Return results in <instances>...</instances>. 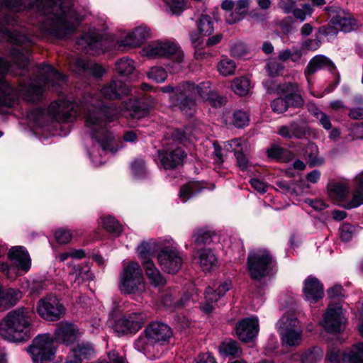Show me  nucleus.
<instances>
[{
  "mask_svg": "<svg viewBox=\"0 0 363 363\" xmlns=\"http://www.w3.org/2000/svg\"><path fill=\"white\" fill-rule=\"evenodd\" d=\"M116 70L122 76L134 74L135 67L134 62L128 57H122L116 62Z\"/></svg>",
  "mask_w": 363,
  "mask_h": 363,
  "instance_id": "79ce46f5",
  "label": "nucleus"
},
{
  "mask_svg": "<svg viewBox=\"0 0 363 363\" xmlns=\"http://www.w3.org/2000/svg\"><path fill=\"white\" fill-rule=\"evenodd\" d=\"M35 9L45 16L41 24L42 31L55 38H64L72 35L78 25L79 20L72 8L64 0H0V36L15 45H30L32 40L18 32H11L5 24L16 21L9 13H19Z\"/></svg>",
  "mask_w": 363,
  "mask_h": 363,
  "instance_id": "f03ea898",
  "label": "nucleus"
},
{
  "mask_svg": "<svg viewBox=\"0 0 363 363\" xmlns=\"http://www.w3.org/2000/svg\"><path fill=\"white\" fill-rule=\"evenodd\" d=\"M70 281L79 286L82 283L91 280L93 275L88 267H82L80 265L74 266L69 274Z\"/></svg>",
  "mask_w": 363,
  "mask_h": 363,
  "instance_id": "e433bc0d",
  "label": "nucleus"
},
{
  "mask_svg": "<svg viewBox=\"0 0 363 363\" xmlns=\"http://www.w3.org/2000/svg\"><path fill=\"white\" fill-rule=\"evenodd\" d=\"M303 294L307 301L316 303L323 297V286L315 277H308L304 281Z\"/></svg>",
  "mask_w": 363,
  "mask_h": 363,
  "instance_id": "cd10ccee",
  "label": "nucleus"
},
{
  "mask_svg": "<svg viewBox=\"0 0 363 363\" xmlns=\"http://www.w3.org/2000/svg\"><path fill=\"white\" fill-rule=\"evenodd\" d=\"M271 106L274 113H281L287 110L289 106V101H287L286 97H279L272 102Z\"/></svg>",
  "mask_w": 363,
  "mask_h": 363,
  "instance_id": "052dcab7",
  "label": "nucleus"
},
{
  "mask_svg": "<svg viewBox=\"0 0 363 363\" xmlns=\"http://www.w3.org/2000/svg\"><path fill=\"white\" fill-rule=\"evenodd\" d=\"M315 118L318 121L319 123L324 129L327 130L331 129L332 123L329 116L323 112H318L315 113Z\"/></svg>",
  "mask_w": 363,
  "mask_h": 363,
  "instance_id": "69168bd1",
  "label": "nucleus"
},
{
  "mask_svg": "<svg viewBox=\"0 0 363 363\" xmlns=\"http://www.w3.org/2000/svg\"><path fill=\"white\" fill-rule=\"evenodd\" d=\"M8 257L13 265L18 269L27 272L31 266V259L28 251L22 246H15L11 248Z\"/></svg>",
  "mask_w": 363,
  "mask_h": 363,
  "instance_id": "a878e982",
  "label": "nucleus"
},
{
  "mask_svg": "<svg viewBox=\"0 0 363 363\" xmlns=\"http://www.w3.org/2000/svg\"><path fill=\"white\" fill-rule=\"evenodd\" d=\"M324 69L329 70L330 72H333L335 69L334 63L325 55H316L309 61L304 71L308 86H310L311 84L310 77L318 70Z\"/></svg>",
  "mask_w": 363,
  "mask_h": 363,
  "instance_id": "b1692460",
  "label": "nucleus"
},
{
  "mask_svg": "<svg viewBox=\"0 0 363 363\" xmlns=\"http://www.w3.org/2000/svg\"><path fill=\"white\" fill-rule=\"evenodd\" d=\"M138 253L139 257L142 259H148L150 254L152 253V247L148 242H143L138 247Z\"/></svg>",
  "mask_w": 363,
  "mask_h": 363,
  "instance_id": "338daca9",
  "label": "nucleus"
},
{
  "mask_svg": "<svg viewBox=\"0 0 363 363\" xmlns=\"http://www.w3.org/2000/svg\"><path fill=\"white\" fill-rule=\"evenodd\" d=\"M144 269L151 285L157 287L165 284L164 279L152 261L146 260L144 263Z\"/></svg>",
  "mask_w": 363,
  "mask_h": 363,
  "instance_id": "c9c22d12",
  "label": "nucleus"
},
{
  "mask_svg": "<svg viewBox=\"0 0 363 363\" xmlns=\"http://www.w3.org/2000/svg\"><path fill=\"white\" fill-rule=\"evenodd\" d=\"M101 94L107 99H117L130 92L129 86L120 80H112L101 89Z\"/></svg>",
  "mask_w": 363,
  "mask_h": 363,
  "instance_id": "7c9ffc66",
  "label": "nucleus"
},
{
  "mask_svg": "<svg viewBox=\"0 0 363 363\" xmlns=\"http://www.w3.org/2000/svg\"><path fill=\"white\" fill-rule=\"evenodd\" d=\"M34 363H44L54 358V341L49 334L38 335L28 348Z\"/></svg>",
  "mask_w": 363,
  "mask_h": 363,
  "instance_id": "9d476101",
  "label": "nucleus"
},
{
  "mask_svg": "<svg viewBox=\"0 0 363 363\" xmlns=\"http://www.w3.org/2000/svg\"><path fill=\"white\" fill-rule=\"evenodd\" d=\"M217 68L220 74L226 77L234 74L236 65L233 60L223 57L218 63Z\"/></svg>",
  "mask_w": 363,
  "mask_h": 363,
  "instance_id": "09e8293b",
  "label": "nucleus"
},
{
  "mask_svg": "<svg viewBox=\"0 0 363 363\" xmlns=\"http://www.w3.org/2000/svg\"><path fill=\"white\" fill-rule=\"evenodd\" d=\"M248 114L242 111H237L233 114V124L238 128H242L249 123Z\"/></svg>",
  "mask_w": 363,
  "mask_h": 363,
  "instance_id": "680f3d73",
  "label": "nucleus"
},
{
  "mask_svg": "<svg viewBox=\"0 0 363 363\" xmlns=\"http://www.w3.org/2000/svg\"><path fill=\"white\" fill-rule=\"evenodd\" d=\"M356 233V228L349 223H344L340 228V238L342 241L350 240Z\"/></svg>",
  "mask_w": 363,
  "mask_h": 363,
  "instance_id": "13d9d810",
  "label": "nucleus"
},
{
  "mask_svg": "<svg viewBox=\"0 0 363 363\" xmlns=\"http://www.w3.org/2000/svg\"><path fill=\"white\" fill-rule=\"evenodd\" d=\"M66 81V77L49 65L39 67V76L30 79L27 84H21L19 91L28 101H36L41 99L43 91L50 86L56 89Z\"/></svg>",
  "mask_w": 363,
  "mask_h": 363,
  "instance_id": "39448f33",
  "label": "nucleus"
},
{
  "mask_svg": "<svg viewBox=\"0 0 363 363\" xmlns=\"http://www.w3.org/2000/svg\"><path fill=\"white\" fill-rule=\"evenodd\" d=\"M147 77L150 79L157 83H162L165 81L167 77V72L160 67H153L147 72Z\"/></svg>",
  "mask_w": 363,
  "mask_h": 363,
  "instance_id": "5fc2aeb1",
  "label": "nucleus"
},
{
  "mask_svg": "<svg viewBox=\"0 0 363 363\" xmlns=\"http://www.w3.org/2000/svg\"><path fill=\"white\" fill-rule=\"evenodd\" d=\"M346 322L342 306L339 304H331L327 308L322 325L323 328L331 333H340Z\"/></svg>",
  "mask_w": 363,
  "mask_h": 363,
  "instance_id": "f3484780",
  "label": "nucleus"
},
{
  "mask_svg": "<svg viewBox=\"0 0 363 363\" xmlns=\"http://www.w3.org/2000/svg\"><path fill=\"white\" fill-rule=\"evenodd\" d=\"M198 29L203 35H211L214 30L212 18L208 15H201L198 21Z\"/></svg>",
  "mask_w": 363,
  "mask_h": 363,
  "instance_id": "3c124183",
  "label": "nucleus"
},
{
  "mask_svg": "<svg viewBox=\"0 0 363 363\" xmlns=\"http://www.w3.org/2000/svg\"><path fill=\"white\" fill-rule=\"evenodd\" d=\"M55 238L58 243L67 244L71 240L72 234L68 229L59 228L55 233Z\"/></svg>",
  "mask_w": 363,
  "mask_h": 363,
  "instance_id": "e2e57ef3",
  "label": "nucleus"
},
{
  "mask_svg": "<svg viewBox=\"0 0 363 363\" xmlns=\"http://www.w3.org/2000/svg\"><path fill=\"white\" fill-rule=\"evenodd\" d=\"M204 294L205 303L202 305L201 309L205 313H209L214 309V303H216L221 296L211 286H208L206 289Z\"/></svg>",
  "mask_w": 363,
  "mask_h": 363,
  "instance_id": "a19ab883",
  "label": "nucleus"
},
{
  "mask_svg": "<svg viewBox=\"0 0 363 363\" xmlns=\"http://www.w3.org/2000/svg\"><path fill=\"white\" fill-rule=\"evenodd\" d=\"M345 363H363V342L354 345L349 352L344 353Z\"/></svg>",
  "mask_w": 363,
  "mask_h": 363,
  "instance_id": "ea45409f",
  "label": "nucleus"
},
{
  "mask_svg": "<svg viewBox=\"0 0 363 363\" xmlns=\"http://www.w3.org/2000/svg\"><path fill=\"white\" fill-rule=\"evenodd\" d=\"M267 155L269 158L274 160H278L283 162H285L286 160L284 158L285 156H289L290 159L293 157L292 154L281 147L277 145H272L267 151Z\"/></svg>",
  "mask_w": 363,
  "mask_h": 363,
  "instance_id": "603ef678",
  "label": "nucleus"
},
{
  "mask_svg": "<svg viewBox=\"0 0 363 363\" xmlns=\"http://www.w3.org/2000/svg\"><path fill=\"white\" fill-rule=\"evenodd\" d=\"M323 357V351L318 347L305 351L301 355L302 363H316Z\"/></svg>",
  "mask_w": 363,
  "mask_h": 363,
  "instance_id": "a18cd8bd",
  "label": "nucleus"
},
{
  "mask_svg": "<svg viewBox=\"0 0 363 363\" xmlns=\"http://www.w3.org/2000/svg\"><path fill=\"white\" fill-rule=\"evenodd\" d=\"M79 336V330L69 323H60L55 330L56 340L65 345L72 344Z\"/></svg>",
  "mask_w": 363,
  "mask_h": 363,
  "instance_id": "c85d7f7f",
  "label": "nucleus"
},
{
  "mask_svg": "<svg viewBox=\"0 0 363 363\" xmlns=\"http://www.w3.org/2000/svg\"><path fill=\"white\" fill-rule=\"evenodd\" d=\"M279 89L286 94L289 106L299 107L303 104L301 96L298 93V85L296 84L285 83L279 86Z\"/></svg>",
  "mask_w": 363,
  "mask_h": 363,
  "instance_id": "72a5a7b5",
  "label": "nucleus"
},
{
  "mask_svg": "<svg viewBox=\"0 0 363 363\" xmlns=\"http://www.w3.org/2000/svg\"><path fill=\"white\" fill-rule=\"evenodd\" d=\"M249 6L248 0H238L235 4V12L230 14V16H235V18H226V21L229 24H233L239 21L242 18V15L246 13Z\"/></svg>",
  "mask_w": 363,
  "mask_h": 363,
  "instance_id": "49530a36",
  "label": "nucleus"
},
{
  "mask_svg": "<svg viewBox=\"0 0 363 363\" xmlns=\"http://www.w3.org/2000/svg\"><path fill=\"white\" fill-rule=\"evenodd\" d=\"M36 311L47 321H57L64 316L66 310L57 297L48 296L39 300Z\"/></svg>",
  "mask_w": 363,
  "mask_h": 363,
  "instance_id": "ddd939ff",
  "label": "nucleus"
},
{
  "mask_svg": "<svg viewBox=\"0 0 363 363\" xmlns=\"http://www.w3.org/2000/svg\"><path fill=\"white\" fill-rule=\"evenodd\" d=\"M284 67L277 61H271L267 63V69L269 75L277 76L284 69Z\"/></svg>",
  "mask_w": 363,
  "mask_h": 363,
  "instance_id": "774afa93",
  "label": "nucleus"
},
{
  "mask_svg": "<svg viewBox=\"0 0 363 363\" xmlns=\"http://www.w3.org/2000/svg\"><path fill=\"white\" fill-rule=\"evenodd\" d=\"M151 31L145 26L136 27L133 31L126 33L125 35L117 41L120 48H132L140 46L150 38Z\"/></svg>",
  "mask_w": 363,
  "mask_h": 363,
  "instance_id": "6ab92c4d",
  "label": "nucleus"
},
{
  "mask_svg": "<svg viewBox=\"0 0 363 363\" xmlns=\"http://www.w3.org/2000/svg\"><path fill=\"white\" fill-rule=\"evenodd\" d=\"M79 114L84 116L86 130L92 140L89 157L96 165H101L104 162L102 157L108 151L115 152L118 150L115 147V137L107 127L109 123L118 119L119 112L105 106L97 94L85 95L79 104L60 99L50 104L47 113L43 108H37L28 117L43 125L48 120L47 116L58 122H67Z\"/></svg>",
  "mask_w": 363,
  "mask_h": 363,
  "instance_id": "f257e3e1",
  "label": "nucleus"
},
{
  "mask_svg": "<svg viewBox=\"0 0 363 363\" xmlns=\"http://www.w3.org/2000/svg\"><path fill=\"white\" fill-rule=\"evenodd\" d=\"M220 353L223 356H237L240 353L238 343L232 340L223 342L219 346Z\"/></svg>",
  "mask_w": 363,
  "mask_h": 363,
  "instance_id": "c03bdc74",
  "label": "nucleus"
},
{
  "mask_svg": "<svg viewBox=\"0 0 363 363\" xmlns=\"http://www.w3.org/2000/svg\"><path fill=\"white\" fill-rule=\"evenodd\" d=\"M131 170L135 177H139L145 172V164L143 159H136L130 164Z\"/></svg>",
  "mask_w": 363,
  "mask_h": 363,
  "instance_id": "0e129e2a",
  "label": "nucleus"
},
{
  "mask_svg": "<svg viewBox=\"0 0 363 363\" xmlns=\"http://www.w3.org/2000/svg\"><path fill=\"white\" fill-rule=\"evenodd\" d=\"M102 223L104 228L109 232L119 234L123 230L121 225L112 216L104 217Z\"/></svg>",
  "mask_w": 363,
  "mask_h": 363,
  "instance_id": "6e6d98bb",
  "label": "nucleus"
},
{
  "mask_svg": "<svg viewBox=\"0 0 363 363\" xmlns=\"http://www.w3.org/2000/svg\"><path fill=\"white\" fill-rule=\"evenodd\" d=\"M144 330L145 333H147L149 337L154 340L160 347L167 344L173 335L171 328L160 321L150 323Z\"/></svg>",
  "mask_w": 363,
  "mask_h": 363,
  "instance_id": "aec40b11",
  "label": "nucleus"
},
{
  "mask_svg": "<svg viewBox=\"0 0 363 363\" xmlns=\"http://www.w3.org/2000/svg\"><path fill=\"white\" fill-rule=\"evenodd\" d=\"M213 235L214 233L208 230L199 228L194 230L193 238L197 245H206L212 242Z\"/></svg>",
  "mask_w": 363,
  "mask_h": 363,
  "instance_id": "8fccbe9b",
  "label": "nucleus"
},
{
  "mask_svg": "<svg viewBox=\"0 0 363 363\" xmlns=\"http://www.w3.org/2000/svg\"><path fill=\"white\" fill-rule=\"evenodd\" d=\"M303 156L311 168L322 166L325 162V158L320 155L318 145L313 142H309L305 147Z\"/></svg>",
  "mask_w": 363,
  "mask_h": 363,
  "instance_id": "473e14b6",
  "label": "nucleus"
},
{
  "mask_svg": "<svg viewBox=\"0 0 363 363\" xmlns=\"http://www.w3.org/2000/svg\"><path fill=\"white\" fill-rule=\"evenodd\" d=\"M152 104L144 99H130L123 102L121 111L124 112L125 117L140 119L148 113Z\"/></svg>",
  "mask_w": 363,
  "mask_h": 363,
  "instance_id": "412c9836",
  "label": "nucleus"
},
{
  "mask_svg": "<svg viewBox=\"0 0 363 363\" xmlns=\"http://www.w3.org/2000/svg\"><path fill=\"white\" fill-rule=\"evenodd\" d=\"M185 157L184 151L178 147L159 152L160 163L165 169H172L181 165Z\"/></svg>",
  "mask_w": 363,
  "mask_h": 363,
  "instance_id": "4be33fe9",
  "label": "nucleus"
},
{
  "mask_svg": "<svg viewBox=\"0 0 363 363\" xmlns=\"http://www.w3.org/2000/svg\"><path fill=\"white\" fill-rule=\"evenodd\" d=\"M72 68L74 72L79 74L86 72L96 77H101L105 72L101 66L82 58L74 59L72 62Z\"/></svg>",
  "mask_w": 363,
  "mask_h": 363,
  "instance_id": "c756f323",
  "label": "nucleus"
},
{
  "mask_svg": "<svg viewBox=\"0 0 363 363\" xmlns=\"http://www.w3.org/2000/svg\"><path fill=\"white\" fill-rule=\"evenodd\" d=\"M32 311L21 307L9 311L0 322V335L10 342H21L30 337Z\"/></svg>",
  "mask_w": 363,
  "mask_h": 363,
  "instance_id": "20e7f679",
  "label": "nucleus"
},
{
  "mask_svg": "<svg viewBox=\"0 0 363 363\" xmlns=\"http://www.w3.org/2000/svg\"><path fill=\"white\" fill-rule=\"evenodd\" d=\"M173 14L179 15L185 9L186 0H164Z\"/></svg>",
  "mask_w": 363,
  "mask_h": 363,
  "instance_id": "bf43d9fd",
  "label": "nucleus"
},
{
  "mask_svg": "<svg viewBox=\"0 0 363 363\" xmlns=\"http://www.w3.org/2000/svg\"><path fill=\"white\" fill-rule=\"evenodd\" d=\"M30 51L27 48L21 50L13 48L11 52L13 64L0 57V108L12 107L17 101V91L4 79L9 72H14L13 66L21 70L19 74H23L29 62Z\"/></svg>",
  "mask_w": 363,
  "mask_h": 363,
  "instance_id": "7ed1b4c3",
  "label": "nucleus"
},
{
  "mask_svg": "<svg viewBox=\"0 0 363 363\" xmlns=\"http://www.w3.org/2000/svg\"><path fill=\"white\" fill-rule=\"evenodd\" d=\"M277 326L284 345L292 347L301 343L303 331L296 318L283 316Z\"/></svg>",
  "mask_w": 363,
  "mask_h": 363,
  "instance_id": "f8f14e48",
  "label": "nucleus"
},
{
  "mask_svg": "<svg viewBox=\"0 0 363 363\" xmlns=\"http://www.w3.org/2000/svg\"><path fill=\"white\" fill-rule=\"evenodd\" d=\"M179 106L182 111L186 114L191 115V111L196 106V100L198 96L204 101H208L213 92L210 88L209 82H203L199 86L192 83L186 82L178 89Z\"/></svg>",
  "mask_w": 363,
  "mask_h": 363,
  "instance_id": "0eeeda50",
  "label": "nucleus"
},
{
  "mask_svg": "<svg viewBox=\"0 0 363 363\" xmlns=\"http://www.w3.org/2000/svg\"><path fill=\"white\" fill-rule=\"evenodd\" d=\"M233 91L240 96H245L250 89V80L245 77L235 78L231 84Z\"/></svg>",
  "mask_w": 363,
  "mask_h": 363,
  "instance_id": "37998d69",
  "label": "nucleus"
},
{
  "mask_svg": "<svg viewBox=\"0 0 363 363\" xmlns=\"http://www.w3.org/2000/svg\"><path fill=\"white\" fill-rule=\"evenodd\" d=\"M277 133L286 139H303L313 135L314 130L300 121H294L279 128Z\"/></svg>",
  "mask_w": 363,
  "mask_h": 363,
  "instance_id": "a211bd4d",
  "label": "nucleus"
},
{
  "mask_svg": "<svg viewBox=\"0 0 363 363\" xmlns=\"http://www.w3.org/2000/svg\"><path fill=\"white\" fill-rule=\"evenodd\" d=\"M134 347L147 358L152 359L160 356V346L143 330L134 342Z\"/></svg>",
  "mask_w": 363,
  "mask_h": 363,
  "instance_id": "5701e85b",
  "label": "nucleus"
},
{
  "mask_svg": "<svg viewBox=\"0 0 363 363\" xmlns=\"http://www.w3.org/2000/svg\"><path fill=\"white\" fill-rule=\"evenodd\" d=\"M195 259L203 272H211L217 267L218 259L210 249L199 251Z\"/></svg>",
  "mask_w": 363,
  "mask_h": 363,
  "instance_id": "2f4dec72",
  "label": "nucleus"
},
{
  "mask_svg": "<svg viewBox=\"0 0 363 363\" xmlns=\"http://www.w3.org/2000/svg\"><path fill=\"white\" fill-rule=\"evenodd\" d=\"M119 289L124 294L140 296L145 291L143 272L138 263L130 261L123 264L120 277Z\"/></svg>",
  "mask_w": 363,
  "mask_h": 363,
  "instance_id": "423d86ee",
  "label": "nucleus"
},
{
  "mask_svg": "<svg viewBox=\"0 0 363 363\" xmlns=\"http://www.w3.org/2000/svg\"><path fill=\"white\" fill-rule=\"evenodd\" d=\"M259 323L256 318H247L240 320L236 326V333L241 341L248 342L258 333Z\"/></svg>",
  "mask_w": 363,
  "mask_h": 363,
  "instance_id": "393cba45",
  "label": "nucleus"
},
{
  "mask_svg": "<svg viewBox=\"0 0 363 363\" xmlns=\"http://www.w3.org/2000/svg\"><path fill=\"white\" fill-rule=\"evenodd\" d=\"M158 262L162 270L169 274L177 273L182 267L183 259L174 247H164L157 255Z\"/></svg>",
  "mask_w": 363,
  "mask_h": 363,
  "instance_id": "dca6fc26",
  "label": "nucleus"
},
{
  "mask_svg": "<svg viewBox=\"0 0 363 363\" xmlns=\"http://www.w3.org/2000/svg\"><path fill=\"white\" fill-rule=\"evenodd\" d=\"M22 294L19 290L9 289L3 291L1 287L0 292V306L4 307H11L17 303L21 298Z\"/></svg>",
  "mask_w": 363,
  "mask_h": 363,
  "instance_id": "4c0bfd02",
  "label": "nucleus"
},
{
  "mask_svg": "<svg viewBox=\"0 0 363 363\" xmlns=\"http://www.w3.org/2000/svg\"><path fill=\"white\" fill-rule=\"evenodd\" d=\"M330 12L331 20L321 29L326 36L334 38L339 31L347 33L353 29L354 20L350 13L339 8H332Z\"/></svg>",
  "mask_w": 363,
  "mask_h": 363,
  "instance_id": "9b49d317",
  "label": "nucleus"
},
{
  "mask_svg": "<svg viewBox=\"0 0 363 363\" xmlns=\"http://www.w3.org/2000/svg\"><path fill=\"white\" fill-rule=\"evenodd\" d=\"M301 56V52L297 49H286L279 52L278 58L283 62L291 60L294 62H297L300 60Z\"/></svg>",
  "mask_w": 363,
  "mask_h": 363,
  "instance_id": "864d4df0",
  "label": "nucleus"
},
{
  "mask_svg": "<svg viewBox=\"0 0 363 363\" xmlns=\"http://www.w3.org/2000/svg\"><path fill=\"white\" fill-rule=\"evenodd\" d=\"M93 345L89 342H82L74 347L68 354L65 363H82L94 356Z\"/></svg>",
  "mask_w": 363,
  "mask_h": 363,
  "instance_id": "bb28decb",
  "label": "nucleus"
},
{
  "mask_svg": "<svg viewBox=\"0 0 363 363\" xmlns=\"http://www.w3.org/2000/svg\"><path fill=\"white\" fill-rule=\"evenodd\" d=\"M356 189L352 198L345 205L346 208H354L363 203V172L356 175L354 178Z\"/></svg>",
  "mask_w": 363,
  "mask_h": 363,
  "instance_id": "f704fd0d",
  "label": "nucleus"
},
{
  "mask_svg": "<svg viewBox=\"0 0 363 363\" xmlns=\"http://www.w3.org/2000/svg\"><path fill=\"white\" fill-rule=\"evenodd\" d=\"M203 188V186L199 182H189L181 188L179 198L183 202H186L191 197L200 192Z\"/></svg>",
  "mask_w": 363,
  "mask_h": 363,
  "instance_id": "58836bf2",
  "label": "nucleus"
},
{
  "mask_svg": "<svg viewBox=\"0 0 363 363\" xmlns=\"http://www.w3.org/2000/svg\"><path fill=\"white\" fill-rule=\"evenodd\" d=\"M77 44L78 49L81 48L90 55H99L109 48L111 40L98 33L93 32L84 34L77 40Z\"/></svg>",
  "mask_w": 363,
  "mask_h": 363,
  "instance_id": "4468645a",
  "label": "nucleus"
},
{
  "mask_svg": "<svg viewBox=\"0 0 363 363\" xmlns=\"http://www.w3.org/2000/svg\"><path fill=\"white\" fill-rule=\"evenodd\" d=\"M145 55L150 57H167L174 61V66L171 67L172 72H177L181 69V62L184 59V54L177 44L170 41H158L148 45L144 50Z\"/></svg>",
  "mask_w": 363,
  "mask_h": 363,
  "instance_id": "1a4fd4ad",
  "label": "nucleus"
},
{
  "mask_svg": "<svg viewBox=\"0 0 363 363\" xmlns=\"http://www.w3.org/2000/svg\"><path fill=\"white\" fill-rule=\"evenodd\" d=\"M313 11V8L308 4H304L301 6V8H295L293 15L294 16L301 21H303L306 19L307 16H311Z\"/></svg>",
  "mask_w": 363,
  "mask_h": 363,
  "instance_id": "4d7b16f0",
  "label": "nucleus"
},
{
  "mask_svg": "<svg viewBox=\"0 0 363 363\" xmlns=\"http://www.w3.org/2000/svg\"><path fill=\"white\" fill-rule=\"evenodd\" d=\"M328 190L330 195H334L339 199H343L348 194L350 189L348 185L345 183L335 182L328 184Z\"/></svg>",
  "mask_w": 363,
  "mask_h": 363,
  "instance_id": "de8ad7c7",
  "label": "nucleus"
},
{
  "mask_svg": "<svg viewBox=\"0 0 363 363\" xmlns=\"http://www.w3.org/2000/svg\"><path fill=\"white\" fill-rule=\"evenodd\" d=\"M146 318V315L141 311L127 313L116 320L115 330L123 335L136 333L142 328Z\"/></svg>",
  "mask_w": 363,
  "mask_h": 363,
  "instance_id": "2eb2a0df",
  "label": "nucleus"
},
{
  "mask_svg": "<svg viewBox=\"0 0 363 363\" xmlns=\"http://www.w3.org/2000/svg\"><path fill=\"white\" fill-rule=\"evenodd\" d=\"M275 261L272 254L266 249H257L250 252L247 257V268L250 277L260 280L268 276Z\"/></svg>",
  "mask_w": 363,
  "mask_h": 363,
  "instance_id": "6e6552de",
  "label": "nucleus"
}]
</instances>
